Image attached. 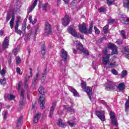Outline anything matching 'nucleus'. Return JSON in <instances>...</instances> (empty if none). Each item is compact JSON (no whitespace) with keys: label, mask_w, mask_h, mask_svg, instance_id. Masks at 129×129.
Returning <instances> with one entry per match:
<instances>
[{"label":"nucleus","mask_w":129,"mask_h":129,"mask_svg":"<svg viewBox=\"0 0 129 129\" xmlns=\"http://www.w3.org/2000/svg\"><path fill=\"white\" fill-rule=\"evenodd\" d=\"M108 48L109 49H111V50H112V52L111 54H106L103 57V65L106 66L109 63L111 67H114V66H115V62H111V59H109V58L112 55H114V54H117V47H116V46L114 44L109 43L108 44Z\"/></svg>","instance_id":"1"},{"label":"nucleus","mask_w":129,"mask_h":129,"mask_svg":"<svg viewBox=\"0 0 129 129\" xmlns=\"http://www.w3.org/2000/svg\"><path fill=\"white\" fill-rule=\"evenodd\" d=\"M79 28L80 32L83 33V34H86V35L88 34H92V29H93V21L91 22L89 30H87L86 25H85L84 23L80 24Z\"/></svg>","instance_id":"2"},{"label":"nucleus","mask_w":129,"mask_h":129,"mask_svg":"<svg viewBox=\"0 0 129 129\" xmlns=\"http://www.w3.org/2000/svg\"><path fill=\"white\" fill-rule=\"evenodd\" d=\"M38 92L41 94L39 99L40 102V107L42 109H43L45 108V99L46 98L44 94V88L42 87H39Z\"/></svg>","instance_id":"3"},{"label":"nucleus","mask_w":129,"mask_h":129,"mask_svg":"<svg viewBox=\"0 0 129 129\" xmlns=\"http://www.w3.org/2000/svg\"><path fill=\"white\" fill-rule=\"evenodd\" d=\"M22 86L23 83L21 81L19 82L18 83V91H20V90H21L20 96L21 100L20 101V105L21 106H23V105H25V103L24 102V94L25 93V90L22 89Z\"/></svg>","instance_id":"4"},{"label":"nucleus","mask_w":129,"mask_h":129,"mask_svg":"<svg viewBox=\"0 0 129 129\" xmlns=\"http://www.w3.org/2000/svg\"><path fill=\"white\" fill-rule=\"evenodd\" d=\"M68 32L69 33V34H71L72 36H73V37H76V38L83 39V36L80 35V36H78L77 34V32H76V29H75V27L73 26H71L69 27L68 29Z\"/></svg>","instance_id":"5"},{"label":"nucleus","mask_w":129,"mask_h":129,"mask_svg":"<svg viewBox=\"0 0 129 129\" xmlns=\"http://www.w3.org/2000/svg\"><path fill=\"white\" fill-rule=\"evenodd\" d=\"M109 115L112 124L115 126H117L118 125V123H117V120L116 119V118H115L114 112L111 111L109 113Z\"/></svg>","instance_id":"6"},{"label":"nucleus","mask_w":129,"mask_h":129,"mask_svg":"<svg viewBox=\"0 0 129 129\" xmlns=\"http://www.w3.org/2000/svg\"><path fill=\"white\" fill-rule=\"evenodd\" d=\"M107 85L106 86L105 89L106 90H114L115 89V84L111 81H107Z\"/></svg>","instance_id":"7"},{"label":"nucleus","mask_w":129,"mask_h":129,"mask_svg":"<svg viewBox=\"0 0 129 129\" xmlns=\"http://www.w3.org/2000/svg\"><path fill=\"white\" fill-rule=\"evenodd\" d=\"M60 56L61 58H62L63 61L67 62V60H68V52L66 51L65 49H61Z\"/></svg>","instance_id":"8"},{"label":"nucleus","mask_w":129,"mask_h":129,"mask_svg":"<svg viewBox=\"0 0 129 129\" xmlns=\"http://www.w3.org/2000/svg\"><path fill=\"white\" fill-rule=\"evenodd\" d=\"M71 21V18L68 15H65L64 17L62 19L61 22L64 27H67Z\"/></svg>","instance_id":"9"},{"label":"nucleus","mask_w":129,"mask_h":129,"mask_svg":"<svg viewBox=\"0 0 129 129\" xmlns=\"http://www.w3.org/2000/svg\"><path fill=\"white\" fill-rule=\"evenodd\" d=\"M44 33L46 35H49L52 33V29H51V25L49 24V23H45V27L44 29Z\"/></svg>","instance_id":"10"},{"label":"nucleus","mask_w":129,"mask_h":129,"mask_svg":"<svg viewBox=\"0 0 129 129\" xmlns=\"http://www.w3.org/2000/svg\"><path fill=\"white\" fill-rule=\"evenodd\" d=\"M85 92L88 94L90 100H91V96H92V88L90 87H87L86 88L83 90Z\"/></svg>","instance_id":"11"},{"label":"nucleus","mask_w":129,"mask_h":129,"mask_svg":"<svg viewBox=\"0 0 129 129\" xmlns=\"http://www.w3.org/2000/svg\"><path fill=\"white\" fill-rule=\"evenodd\" d=\"M96 114L102 121H104V120H105V116H104V111H96Z\"/></svg>","instance_id":"12"},{"label":"nucleus","mask_w":129,"mask_h":129,"mask_svg":"<svg viewBox=\"0 0 129 129\" xmlns=\"http://www.w3.org/2000/svg\"><path fill=\"white\" fill-rule=\"evenodd\" d=\"M57 104V102H54L52 103V106L50 107V110L49 111V117H52L53 112H54V110H55V107L56 106V104Z\"/></svg>","instance_id":"13"},{"label":"nucleus","mask_w":129,"mask_h":129,"mask_svg":"<svg viewBox=\"0 0 129 129\" xmlns=\"http://www.w3.org/2000/svg\"><path fill=\"white\" fill-rule=\"evenodd\" d=\"M4 98L7 101V100H13V99H15V97L12 94H5L4 95Z\"/></svg>","instance_id":"14"},{"label":"nucleus","mask_w":129,"mask_h":129,"mask_svg":"<svg viewBox=\"0 0 129 129\" xmlns=\"http://www.w3.org/2000/svg\"><path fill=\"white\" fill-rule=\"evenodd\" d=\"M39 73H36V76L34 77V80H32V85L33 86H35L38 82L39 81Z\"/></svg>","instance_id":"15"},{"label":"nucleus","mask_w":129,"mask_h":129,"mask_svg":"<svg viewBox=\"0 0 129 129\" xmlns=\"http://www.w3.org/2000/svg\"><path fill=\"white\" fill-rule=\"evenodd\" d=\"M3 47L4 49H7L9 47V37H6L4 39Z\"/></svg>","instance_id":"16"},{"label":"nucleus","mask_w":129,"mask_h":129,"mask_svg":"<svg viewBox=\"0 0 129 129\" xmlns=\"http://www.w3.org/2000/svg\"><path fill=\"white\" fill-rule=\"evenodd\" d=\"M119 18H120L121 22L125 24V25H127L129 23V18L126 17H124L123 16H119Z\"/></svg>","instance_id":"17"},{"label":"nucleus","mask_w":129,"mask_h":129,"mask_svg":"<svg viewBox=\"0 0 129 129\" xmlns=\"http://www.w3.org/2000/svg\"><path fill=\"white\" fill-rule=\"evenodd\" d=\"M117 89L120 91H122L124 89H125V85L124 84V83H120L117 86Z\"/></svg>","instance_id":"18"},{"label":"nucleus","mask_w":129,"mask_h":129,"mask_svg":"<svg viewBox=\"0 0 129 129\" xmlns=\"http://www.w3.org/2000/svg\"><path fill=\"white\" fill-rule=\"evenodd\" d=\"M69 89L71 92H72V93H73L74 96H78V92H77V91L75 89H74V88H72V87H70L69 88Z\"/></svg>","instance_id":"19"},{"label":"nucleus","mask_w":129,"mask_h":129,"mask_svg":"<svg viewBox=\"0 0 129 129\" xmlns=\"http://www.w3.org/2000/svg\"><path fill=\"white\" fill-rule=\"evenodd\" d=\"M16 23V24L15 27H16V28H17L18 27H19V24H22V17L21 16H17V17Z\"/></svg>","instance_id":"20"},{"label":"nucleus","mask_w":129,"mask_h":129,"mask_svg":"<svg viewBox=\"0 0 129 129\" xmlns=\"http://www.w3.org/2000/svg\"><path fill=\"white\" fill-rule=\"evenodd\" d=\"M37 6L36 1H34V2L32 4V6L29 7L28 9L29 13H31L35 9V7Z\"/></svg>","instance_id":"21"},{"label":"nucleus","mask_w":129,"mask_h":129,"mask_svg":"<svg viewBox=\"0 0 129 129\" xmlns=\"http://www.w3.org/2000/svg\"><path fill=\"white\" fill-rule=\"evenodd\" d=\"M28 20H29L30 24H32V25H35V24L37 23V19L35 18L33 21V17H32L31 15L29 16Z\"/></svg>","instance_id":"22"},{"label":"nucleus","mask_w":129,"mask_h":129,"mask_svg":"<svg viewBox=\"0 0 129 129\" xmlns=\"http://www.w3.org/2000/svg\"><path fill=\"white\" fill-rule=\"evenodd\" d=\"M40 116H41V114L40 113H37V114H36V115L34 116V118L33 120L34 123H37V122H38V120L39 118H40Z\"/></svg>","instance_id":"23"},{"label":"nucleus","mask_w":129,"mask_h":129,"mask_svg":"<svg viewBox=\"0 0 129 129\" xmlns=\"http://www.w3.org/2000/svg\"><path fill=\"white\" fill-rule=\"evenodd\" d=\"M15 22V16H12V19L10 22V28L13 29L14 28V23Z\"/></svg>","instance_id":"24"},{"label":"nucleus","mask_w":129,"mask_h":129,"mask_svg":"<svg viewBox=\"0 0 129 129\" xmlns=\"http://www.w3.org/2000/svg\"><path fill=\"white\" fill-rule=\"evenodd\" d=\"M81 87H82L83 90H84V89H85V88L88 87L87 86H86V82H85L83 80L81 81Z\"/></svg>","instance_id":"25"},{"label":"nucleus","mask_w":129,"mask_h":129,"mask_svg":"<svg viewBox=\"0 0 129 129\" xmlns=\"http://www.w3.org/2000/svg\"><path fill=\"white\" fill-rule=\"evenodd\" d=\"M78 50L81 51V52H83V45L81 43H79L76 45Z\"/></svg>","instance_id":"26"},{"label":"nucleus","mask_w":129,"mask_h":129,"mask_svg":"<svg viewBox=\"0 0 129 129\" xmlns=\"http://www.w3.org/2000/svg\"><path fill=\"white\" fill-rule=\"evenodd\" d=\"M23 120V116L20 117L18 119H17V128H19L18 127L21 125V123L22 122V121Z\"/></svg>","instance_id":"27"},{"label":"nucleus","mask_w":129,"mask_h":129,"mask_svg":"<svg viewBox=\"0 0 129 129\" xmlns=\"http://www.w3.org/2000/svg\"><path fill=\"white\" fill-rule=\"evenodd\" d=\"M58 125L60 127H65L66 126V125L60 120H58Z\"/></svg>","instance_id":"28"},{"label":"nucleus","mask_w":129,"mask_h":129,"mask_svg":"<svg viewBox=\"0 0 129 129\" xmlns=\"http://www.w3.org/2000/svg\"><path fill=\"white\" fill-rule=\"evenodd\" d=\"M15 31L17 34H18V35H20V36L22 35V30H19V27H15Z\"/></svg>","instance_id":"29"},{"label":"nucleus","mask_w":129,"mask_h":129,"mask_svg":"<svg viewBox=\"0 0 129 129\" xmlns=\"http://www.w3.org/2000/svg\"><path fill=\"white\" fill-rule=\"evenodd\" d=\"M128 108H129V96H128V100L126 101V102L125 103V111H126L127 110V109H128Z\"/></svg>","instance_id":"30"},{"label":"nucleus","mask_w":129,"mask_h":129,"mask_svg":"<svg viewBox=\"0 0 129 129\" xmlns=\"http://www.w3.org/2000/svg\"><path fill=\"white\" fill-rule=\"evenodd\" d=\"M8 115H9V113H8V112H7L6 111H3V116L4 119H7Z\"/></svg>","instance_id":"31"},{"label":"nucleus","mask_w":129,"mask_h":129,"mask_svg":"<svg viewBox=\"0 0 129 129\" xmlns=\"http://www.w3.org/2000/svg\"><path fill=\"white\" fill-rule=\"evenodd\" d=\"M124 55L129 59V49H125L124 51Z\"/></svg>","instance_id":"32"},{"label":"nucleus","mask_w":129,"mask_h":129,"mask_svg":"<svg viewBox=\"0 0 129 129\" xmlns=\"http://www.w3.org/2000/svg\"><path fill=\"white\" fill-rule=\"evenodd\" d=\"M41 53L42 55H44L46 53V47L44 45H43L41 47Z\"/></svg>","instance_id":"33"},{"label":"nucleus","mask_w":129,"mask_h":129,"mask_svg":"<svg viewBox=\"0 0 129 129\" xmlns=\"http://www.w3.org/2000/svg\"><path fill=\"white\" fill-rule=\"evenodd\" d=\"M31 78H32L31 76H28V75H26L24 78V82H25V83L28 82L29 80H30V79Z\"/></svg>","instance_id":"34"},{"label":"nucleus","mask_w":129,"mask_h":129,"mask_svg":"<svg viewBox=\"0 0 129 129\" xmlns=\"http://www.w3.org/2000/svg\"><path fill=\"white\" fill-rule=\"evenodd\" d=\"M103 32L104 34H106L108 32V26L106 25L103 27Z\"/></svg>","instance_id":"35"},{"label":"nucleus","mask_w":129,"mask_h":129,"mask_svg":"<svg viewBox=\"0 0 129 129\" xmlns=\"http://www.w3.org/2000/svg\"><path fill=\"white\" fill-rule=\"evenodd\" d=\"M16 72L17 74H19V75H23V72H21V69H20V68H17Z\"/></svg>","instance_id":"36"},{"label":"nucleus","mask_w":129,"mask_h":129,"mask_svg":"<svg viewBox=\"0 0 129 129\" xmlns=\"http://www.w3.org/2000/svg\"><path fill=\"white\" fill-rule=\"evenodd\" d=\"M94 29L95 30V34H97V35H98V34H100V31H99V29H98V28H97V27H96V26H94Z\"/></svg>","instance_id":"37"},{"label":"nucleus","mask_w":129,"mask_h":129,"mask_svg":"<svg viewBox=\"0 0 129 129\" xmlns=\"http://www.w3.org/2000/svg\"><path fill=\"white\" fill-rule=\"evenodd\" d=\"M121 35L124 39H126V36H125V32L123 30L121 31Z\"/></svg>","instance_id":"38"},{"label":"nucleus","mask_w":129,"mask_h":129,"mask_svg":"<svg viewBox=\"0 0 129 129\" xmlns=\"http://www.w3.org/2000/svg\"><path fill=\"white\" fill-rule=\"evenodd\" d=\"M121 73V77H124V76L127 75V72L126 71H123Z\"/></svg>","instance_id":"39"},{"label":"nucleus","mask_w":129,"mask_h":129,"mask_svg":"<svg viewBox=\"0 0 129 129\" xmlns=\"http://www.w3.org/2000/svg\"><path fill=\"white\" fill-rule=\"evenodd\" d=\"M114 0H107V4L108 6H111Z\"/></svg>","instance_id":"40"},{"label":"nucleus","mask_w":129,"mask_h":129,"mask_svg":"<svg viewBox=\"0 0 129 129\" xmlns=\"http://www.w3.org/2000/svg\"><path fill=\"white\" fill-rule=\"evenodd\" d=\"M82 52L86 56H88V55H89V52H88V50H84V49H83V51H82Z\"/></svg>","instance_id":"41"},{"label":"nucleus","mask_w":129,"mask_h":129,"mask_svg":"<svg viewBox=\"0 0 129 129\" xmlns=\"http://www.w3.org/2000/svg\"><path fill=\"white\" fill-rule=\"evenodd\" d=\"M49 6V4L47 3H46L43 6V11H47V8H48V6Z\"/></svg>","instance_id":"42"},{"label":"nucleus","mask_w":129,"mask_h":129,"mask_svg":"<svg viewBox=\"0 0 129 129\" xmlns=\"http://www.w3.org/2000/svg\"><path fill=\"white\" fill-rule=\"evenodd\" d=\"M99 13H103L105 12V9L103 7H101L99 9Z\"/></svg>","instance_id":"43"},{"label":"nucleus","mask_w":129,"mask_h":129,"mask_svg":"<svg viewBox=\"0 0 129 129\" xmlns=\"http://www.w3.org/2000/svg\"><path fill=\"white\" fill-rule=\"evenodd\" d=\"M1 74L3 76H5V74H6V71H5V69H2V71H0Z\"/></svg>","instance_id":"44"},{"label":"nucleus","mask_w":129,"mask_h":129,"mask_svg":"<svg viewBox=\"0 0 129 129\" xmlns=\"http://www.w3.org/2000/svg\"><path fill=\"white\" fill-rule=\"evenodd\" d=\"M111 72L114 75H117V71L115 70V69H113L111 70Z\"/></svg>","instance_id":"45"},{"label":"nucleus","mask_w":129,"mask_h":129,"mask_svg":"<svg viewBox=\"0 0 129 129\" xmlns=\"http://www.w3.org/2000/svg\"><path fill=\"white\" fill-rule=\"evenodd\" d=\"M108 24H113L114 23V20L113 19H109L108 20Z\"/></svg>","instance_id":"46"},{"label":"nucleus","mask_w":129,"mask_h":129,"mask_svg":"<svg viewBox=\"0 0 129 129\" xmlns=\"http://www.w3.org/2000/svg\"><path fill=\"white\" fill-rule=\"evenodd\" d=\"M68 111H70V112H74V110L72 109L71 107H69L67 109Z\"/></svg>","instance_id":"47"},{"label":"nucleus","mask_w":129,"mask_h":129,"mask_svg":"<svg viewBox=\"0 0 129 129\" xmlns=\"http://www.w3.org/2000/svg\"><path fill=\"white\" fill-rule=\"evenodd\" d=\"M16 63H17V64H20V63H21V58L20 57L17 58Z\"/></svg>","instance_id":"48"},{"label":"nucleus","mask_w":129,"mask_h":129,"mask_svg":"<svg viewBox=\"0 0 129 129\" xmlns=\"http://www.w3.org/2000/svg\"><path fill=\"white\" fill-rule=\"evenodd\" d=\"M13 54L16 56V55H17V54H18V49H15L13 50Z\"/></svg>","instance_id":"49"},{"label":"nucleus","mask_w":129,"mask_h":129,"mask_svg":"<svg viewBox=\"0 0 129 129\" xmlns=\"http://www.w3.org/2000/svg\"><path fill=\"white\" fill-rule=\"evenodd\" d=\"M30 70V76H31V77L33 76V70L32 69V68H30L29 69Z\"/></svg>","instance_id":"50"},{"label":"nucleus","mask_w":129,"mask_h":129,"mask_svg":"<svg viewBox=\"0 0 129 129\" xmlns=\"http://www.w3.org/2000/svg\"><path fill=\"white\" fill-rule=\"evenodd\" d=\"M10 19H11V16H10V15H7V18H6L7 23H8V22H9V21H10Z\"/></svg>","instance_id":"51"},{"label":"nucleus","mask_w":129,"mask_h":129,"mask_svg":"<svg viewBox=\"0 0 129 129\" xmlns=\"http://www.w3.org/2000/svg\"><path fill=\"white\" fill-rule=\"evenodd\" d=\"M68 124H69L70 126H71V127H72V126H74V124H75V123H71V122H70V121H68Z\"/></svg>","instance_id":"52"},{"label":"nucleus","mask_w":129,"mask_h":129,"mask_svg":"<svg viewBox=\"0 0 129 129\" xmlns=\"http://www.w3.org/2000/svg\"><path fill=\"white\" fill-rule=\"evenodd\" d=\"M74 44H75V45H79V44H81V43H80V42L78 41V40H76L74 42Z\"/></svg>","instance_id":"53"},{"label":"nucleus","mask_w":129,"mask_h":129,"mask_svg":"<svg viewBox=\"0 0 129 129\" xmlns=\"http://www.w3.org/2000/svg\"><path fill=\"white\" fill-rule=\"evenodd\" d=\"M0 83L2 84H5V83H6V79H4V80H1Z\"/></svg>","instance_id":"54"},{"label":"nucleus","mask_w":129,"mask_h":129,"mask_svg":"<svg viewBox=\"0 0 129 129\" xmlns=\"http://www.w3.org/2000/svg\"><path fill=\"white\" fill-rule=\"evenodd\" d=\"M47 76V74L46 73V72H44L42 75V78H46V76Z\"/></svg>","instance_id":"55"},{"label":"nucleus","mask_w":129,"mask_h":129,"mask_svg":"<svg viewBox=\"0 0 129 129\" xmlns=\"http://www.w3.org/2000/svg\"><path fill=\"white\" fill-rule=\"evenodd\" d=\"M24 88H28V82L24 81Z\"/></svg>","instance_id":"56"},{"label":"nucleus","mask_w":129,"mask_h":129,"mask_svg":"<svg viewBox=\"0 0 129 129\" xmlns=\"http://www.w3.org/2000/svg\"><path fill=\"white\" fill-rule=\"evenodd\" d=\"M21 30H22V32L25 33L26 32V27H22Z\"/></svg>","instance_id":"57"},{"label":"nucleus","mask_w":129,"mask_h":129,"mask_svg":"<svg viewBox=\"0 0 129 129\" xmlns=\"http://www.w3.org/2000/svg\"><path fill=\"white\" fill-rule=\"evenodd\" d=\"M46 79V78L45 77H42L41 78V82H42V83H44V82H45V79Z\"/></svg>","instance_id":"58"},{"label":"nucleus","mask_w":129,"mask_h":129,"mask_svg":"<svg viewBox=\"0 0 129 129\" xmlns=\"http://www.w3.org/2000/svg\"><path fill=\"white\" fill-rule=\"evenodd\" d=\"M26 26H27V24L23 23L22 25V28H26Z\"/></svg>","instance_id":"59"},{"label":"nucleus","mask_w":129,"mask_h":129,"mask_svg":"<svg viewBox=\"0 0 129 129\" xmlns=\"http://www.w3.org/2000/svg\"><path fill=\"white\" fill-rule=\"evenodd\" d=\"M0 35H1V36H3L4 35V30H0Z\"/></svg>","instance_id":"60"},{"label":"nucleus","mask_w":129,"mask_h":129,"mask_svg":"<svg viewBox=\"0 0 129 129\" xmlns=\"http://www.w3.org/2000/svg\"><path fill=\"white\" fill-rule=\"evenodd\" d=\"M62 1H64L66 4H68V3H69V0H62Z\"/></svg>","instance_id":"61"},{"label":"nucleus","mask_w":129,"mask_h":129,"mask_svg":"<svg viewBox=\"0 0 129 129\" xmlns=\"http://www.w3.org/2000/svg\"><path fill=\"white\" fill-rule=\"evenodd\" d=\"M76 3V0H73V2L71 3V5H73V4H75Z\"/></svg>","instance_id":"62"},{"label":"nucleus","mask_w":129,"mask_h":129,"mask_svg":"<svg viewBox=\"0 0 129 129\" xmlns=\"http://www.w3.org/2000/svg\"><path fill=\"white\" fill-rule=\"evenodd\" d=\"M27 30H30L31 29V25H28L27 27Z\"/></svg>","instance_id":"63"},{"label":"nucleus","mask_w":129,"mask_h":129,"mask_svg":"<svg viewBox=\"0 0 129 129\" xmlns=\"http://www.w3.org/2000/svg\"><path fill=\"white\" fill-rule=\"evenodd\" d=\"M23 24H27V19H24Z\"/></svg>","instance_id":"64"}]
</instances>
